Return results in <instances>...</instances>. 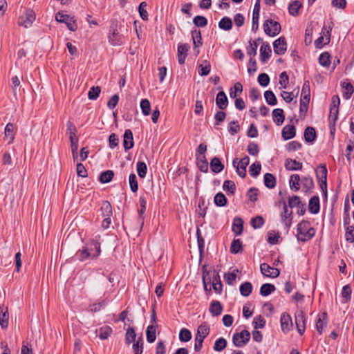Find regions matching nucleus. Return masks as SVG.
Masks as SVG:
<instances>
[{
	"label": "nucleus",
	"instance_id": "a19ab883",
	"mask_svg": "<svg viewBox=\"0 0 354 354\" xmlns=\"http://www.w3.org/2000/svg\"><path fill=\"white\" fill-rule=\"evenodd\" d=\"M101 214L104 216H112L113 215V209L112 206L109 201H103L102 203V206L100 207Z\"/></svg>",
	"mask_w": 354,
	"mask_h": 354
},
{
	"label": "nucleus",
	"instance_id": "de8ad7c7",
	"mask_svg": "<svg viewBox=\"0 0 354 354\" xmlns=\"http://www.w3.org/2000/svg\"><path fill=\"white\" fill-rule=\"evenodd\" d=\"M211 71V64L207 60H204L203 64L198 65V74L201 76H207Z\"/></svg>",
	"mask_w": 354,
	"mask_h": 354
},
{
	"label": "nucleus",
	"instance_id": "bb28decb",
	"mask_svg": "<svg viewBox=\"0 0 354 354\" xmlns=\"http://www.w3.org/2000/svg\"><path fill=\"white\" fill-rule=\"evenodd\" d=\"M317 180H326L328 170L326 164H320L315 169Z\"/></svg>",
	"mask_w": 354,
	"mask_h": 354
},
{
	"label": "nucleus",
	"instance_id": "f257e3e1",
	"mask_svg": "<svg viewBox=\"0 0 354 354\" xmlns=\"http://www.w3.org/2000/svg\"><path fill=\"white\" fill-rule=\"evenodd\" d=\"M316 234V230L310 227L308 220L303 219L297 226V239L299 242L305 243L312 239Z\"/></svg>",
	"mask_w": 354,
	"mask_h": 354
},
{
	"label": "nucleus",
	"instance_id": "6ab92c4d",
	"mask_svg": "<svg viewBox=\"0 0 354 354\" xmlns=\"http://www.w3.org/2000/svg\"><path fill=\"white\" fill-rule=\"evenodd\" d=\"M244 229V221L241 217H235L232 222V230L236 236L241 235Z\"/></svg>",
	"mask_w": 354,
	"mask_h": 354
},
{
	"label": "nucleus",
	"instance_id": "4c0bfd02",
	"mask_svg": "<svg viewBox=\"0 0 354 354\" xmlns=\"http://www.w3.org/2000/svg\"><path fill=\"white\" fill-rule=\"evenodd\" d=\"M243 250V243L241 239H234L231 243L230 251L232 254L241 253Z\"/></svg>",
	"mask_w": 354,
	"mask_h": 354
},
{
	"label": "nucleus",
	"instance_id": "69168bd1",
	"mask_svg": "<svg viewBox=\"0 0 354 354\" xmlns=\"http://www.w3.org/2000/svg\"><path fill=\"white\" fill-rule=\"evenodd\" d=\"M266 319L261 315L256 316L252 322L254 329L263 328L266 326Z\"/></svg>",
	"mask_w": 354,
	"mask_h": 354
},
{
	"label": "nucleus",
	"instance_id": "79ce46f5",
	"mask_svg": "<svg viewBox=\"0 0 354 354\" xmlns=\"http://www.w3.org/2000/svg\"><path fill=\"white\" fill-rule=\"evenodd\" d=\"M214 204L217 207H225L227 205V198L222 192H218L214 198Z\"/></svg>",
	"mask_w": 354,
	"mask_h": 354
},
{
	"label": "nucleus",
	"instance_id": "473e14b6",
	"mask_svg": "<svg viewBox=\"0 0 354 354\" xmlns=\"http://www.w3.org/2000/svg\"><path fill=\"white\" fill-rule=\"evenodd\" d=\"M112 333L113 330L109 326H104L96 330L97 336L102 340L107 339Z\"/></svg>",
	"mask_w": 354,
	"mask_h": 354
},
{
	"label": "nucleus",
	"instance_id": "4468645a",
	"mask_svg": "<svg viewBox=\"0 0 354 354\" xmlns=\"http://www.w3.org/2000/svg\"><path fill=\"white\" fill-rule=\"evenodd\" d=\"M284 166L288 171H300L302 169L303 164L295 159L288 158L285 160Z\"/></svg>",
	"mask_w": 354,
	"mask_h": 354
},
{
	"label": "nucleus",
	"instance_id": "a211bd4d",
	"mask_svg": "<svg viewBox=\"0 0 354 354\" xmlns=\"http://www.w3.org/2000/svg\"><path fill=\"white\" fill-rule=\"evenodd\" d=\"M320 210V200L318 196H312L308 203V211L313 214H316L319 212Z\"/></svg>",
	"mask_w": 354,
	"mask_h": 354
},
{
	"label": "nucleus",
	"instance_id": "5701e85b",
	"mask_svg": "<svg viewBox=\"0 0 354 354\" xmlns=\"http://www.w3.org/2000/svg\"><path fill=\"white\" fill-rule=\"evenodd\" d=\"M328 322V314L326 311L319 315L316 321V329L319 335L322 334L323 328L326 326Z\"/></svg>",
	"mask_w": 354,
	"mask_h": 354
},
{
	"label": "nucleus",
	"instance_id": "37998d69",
	"mask_svg": "<svg viewBox=\"0 0 354 354\" xmlns=\"http://www.w3.org/2000/svg\"><path fill=\"white\" fill-rule=\"evenodd\" d=\"M210 328L207 322L202 323L197 328L196 336L205 338L209 334Z\"/></svg>",
	"mask_w": 354,
	"mask_h": 354
},
{
	"label": "nucleus",
	"instance_id": "9d476101",
	"mask_svg": "<svg viewBox=\"0 0 354 354\" xmlns=\"http://www.w3.org/2000/svg\"><path fill=\"white\" fill-rule=\"evenodd\" d=\"M317 138V133L315 129L313 127L308 126L304 129V138L306 143L313 144Z\"/></svg>",
	"mask_w": 354,
	"mask_h": 354
},
{
	"label": "nucleus",
	"instance_id": "ddd939ff",
	"mask_svg": "<svg viewBox=\"0 0 354 354\" xmlns=\"http://www.w3.org/2000/svg\"><path fill=\"white\" fill-rule=\"evenodd\" d=\"M123 147L126 151L134 147L133 135L131 129H126L124 133Z\"/></svg>",
	"mask_w": 354,
	"mask_h": 354
},
{
	"label": "nucleus",
	"instance_id": "603ef678",
	"mask_svg": "<svg viewBox=\"0 0 354 354\" xmlns=\"http://www.w3.org/2000/svg\"><path fill=\"white\" fill-rule=\"evenodd\" d=\"M223 189L226 192L227 195H233L236 192V185L234 181L226 180L223 183Z\"/></svg>",
	"mask_w": 354,
	"mask_h": 354
},
{
	"label": "nucleus",
	"instance_id": "20e7f679",
	"mask_svg": "<svg viewBox=\"0 0 354 354\" xmlns=\"http://www.w3.org/2000/svg\"><path fill=\"white\" fill-rule=\"evenodd\" d=\"M35 20V13L31 9L26 10L24 15L20 16L18 19V24L25 28H28L32 25Z\"/></svg>",
	"mask_w": 354,
	"mask_h": 354
},
{
	"label": "nucleus",
	"instance_id": "7c9ffc66",
	"mask_svg": "<svg viewBox=\"0 0 354 354\" xmlns=\"http://www.w3.org/2000/svg\"><path fill=\"white\" fill-rule=\"evenodd\" d=\"M158 327L157 324H151L146 330L147 340L149 343H153L156 339V330Z\"/></svg>",
	"mask_w": 354,
	"mask_h": 354
},
{
	"label": "nucleus",
	"instance_id": "774afa93",
	"mask_svg": "<svg viewBox=\"0 0 354 354\" xmlns=\"http://www.w3.org/2000/svg\"><path fill=\"white\" fill-rule=\"evenodd\" d=\"M345 239L348 243H354V225L345 227Z\"/></svg>",
	"mask_w": 354,
	"mask_h": 354
},
{
	"label": "nucleus",
	"instance_id": "4d7b16f0",
	"mask_svg": "<svg viewBox=\"0 0 354 354\" xmlns=\"http://www.w3.org/2000/svg\"><path fill=\"white\" fill-rule=\"evenodd\" d=\"M264 97L268 105L275 106L277 104V99L274 93L270 90L265 91Z\"/></svg>",
	"mask_w": 354,
	"mask_h": 354
},
{
	"label": "nucleus",
	"instance_id": "3c124183",
	"mask_svg": "<svg viewBox=\"0 0 354 354\" xmlns=\"http://www.w3.org/2000/svg\"><path fill=\"white\" fill-rule=\"evenodd\" d=\"M227 342L224 337L218 338L213 346V349L216 352H221L227 347Z\"/></svg>",
	"mask_w": 354,
	"mask_h": 354
},
{
	"label": "nucleus",
	"instance_id": "f704fd0d",
	"mask_svg": "<svg viewBox=\"0 0 354 354\" xmlns=\"http://www.w3.org/2000/svg\"><path fill=\"white\" fill-rule=\"evenodd\" d=\"M263 183L267 188L273 189L277 185V178L272 174L266 173L263 176Z\"/></svg>",
	"mask_w": 354,
	"mask_h": 354
},
{
	"label": "nucleus",
	"instance_id": "1a4fd4ad",
	"mask_svg": "<svg viewBox=\"0 0 354 354\" xmlns=\"http://www.w3.org/2000/svg\"><path fill=\"white\" fill-rule=\"evenodd\" d=\"M261 0H257L252 13V30L256 32L259 28V19L260 15V5Z\"/></svg>",
	"mask_w": 354,
	"mask_h": 354
},
{
	"label": "nucleus",
	"instance_id": "cd10ccee",
	"mask_svg": "<svg viewBox=\"0 0 354 354\" xmlns=\"http://www.w3.org/2000/svg\"><path fill=\"white\" fill-rule=\"evenodd\" d=\"M196 164L198 169L203 173L208 171V161L205 156H196Z\"/></svg>",
	"mask_w": 354,
	"mask_h": 354
},
{
	"label": "nucleus",
	"instance_id": "a18cd8bd",
	"mask_svg": "<svg viewBox=\"0 0 354 354\" xmlns=\"http://www.w3.org/2000/svg\"><path fill=\"white\" fill-rule=\"evenodd\" d=\"M332 28H330V30H327L326 34H324L325 37H326V42L324 44V37L320 36L315 41V46L317 48H322L324 47V45L328 44L330 42V31Z\"/></svg>",
	"mask_w": 354,
	"mask_h": 354
},
{
	"label": "nucleus",
	"instance_id": "72a5a7b5",
	"mask_svg": "<svg viewBox=\"0 0 354 354\" xmlns=\"http://www.w3.org/2000/svg\"><path fill=\"white\" fill-rule=\"evenodd\" d=\"M303 5L299 0L292 1L288 6L289 14L292 16L297 17L299 14V9L302 8Z\"/></svg>",
	"mask_w": 354,
	"mask_h": 354
},
{
	"label": "nucleus",
	"instance_id": "4be33fe9",
	"mask_svg": "<svg viewBox=\"0 0 354 354\" xmlns=\"http://www.w3.org/2000/svg\"><path fill=\"white\" fill-rule=\"evenodd\" d=\"M140 209H138V221L141 223V226L144 225L145 217L143 216L147 208V198L144 196H140L139 198Z\"/></svg>",
	"mask_w": 354,
	"mask_h": 354
},
{
	"label": "nucleus",
	"instance_id": "5fc2aeb1",
	"mask_svg": "<svg viewBox=\"0 0 354 354\" xmlns=\"http://www.w3.org/2000/svg\"><path fill=\"white\" fill-rule=\"evenodd\" d=\"M265 223V219L262 216L257 215L250 219V225L254 229L261 228Z\"/></svg>",
	"mask_w": 354,
	"mask_h": 354
},
{
	"label": "nucleus",
	"instance_id": "c9c22d12",
	"mask_svg": "<svg viewBox=\"0 0 354 354\" xmlns=\"http://www.w3.org/2000/svg\"><path fill=\"white\" fill-rule=\"evenodd\" d=\"M276 290V287L274 284L270 283H263L259 290V294L262 297H267Z\"/></svg>",
	"mask_w": 354,
	"mask_h": 354
},
{
	"label": "nucleus",
	"instance_id": "864d4df0",
	"mask_svg": "<svg viewBox=\"0 0 354 354\" xmlns=\"http://www.w3.org/2000/svg\"><path fill=\"white\" fill-rule=\"evenodd\" d=\"M4 133H5V136L6 138H10V141L8 142V143L10 144V143L13 142L15 136V133L14 131V124L12 123L9 122L6 124V126L5 127Z\"/></svg>",
	"mask_w": 354,
	"mask_h": 354
},
{
	"label": "nucleus",
	"instance_id": "0eeeda50",
	"mask_svg": "<svg viewBox=\"0 0 354 354\" xmlns=\"http://www.w3.org/2000/svg\"><path fill=\"white\" fill-rule=\"evenodd\" d=\"M218 89H222L221 86H218ZM228 98L225 93L221 90L220 91L216 97V105L220 110H225L228 106Z\"/></svg>",
	"mask_w": 354,
	"mask_h": 354
},
{
	"label": "nucleus",
	"instance_id": "f03ea898",
	"mask_svg": "<svg viewBox=\"0 0 354 354\" xmlns=\"http://www.w3.org/2000/svg\"><path fill=\"white\" fill-rule=\"evenodd\" d=\"M263 27L265 33L269 37H275L278 35L281 30V24L272 19L264 21Z\"/></svg>",
	"mask_w": 354,
	"mask_h": 354
},
{
	"label": "nucleus",
	"instance_id": "b1692460",
	"mask_svg": "<svg viewBox=\"0 0 354 354\" xmlns=\"http://www.w3.org/2000/svg\"><path fill=\"white\" fill-rule=\"evenodd\" d=\"M272 115L273 121L277 126H280L283 123L286 116L282 109H274L272 111Z\"/></svg>",
	"mask_w": 354,
	"mask_h": 354
},
{
	"label": "nucleus",
	"instance_id": "338daca9",
	"mask_svg": "<svg viewBox=\"0 0 354 354\" xmlns=\"http://www.w3.org/2000/svg\"><path fill=\"white\" fill-rule=\"evenodd\" d=\"M193 23L196 27L203 28L207 25L208 21L205 17L197 15L194 17Z\"/></svg>",
	"mask_w": 354,
	"mask_h": 354
},
{
	"label": "nucleus",
	"instance_id": "7ed1b4c3",
	"mask_svg": "<svg viewBox=\"0 0 354 354\" xmlns=\"http://www.w3.org/2000/svg\"><path fill=\"white\" fill-rule=\"evenodd\" d=\"M251 334L249 330L244 329L239 333H235L232 336V343L236 347H243L250 340Z\"/></svg>",
	"mask_w": 354,
	"mask_h": 354
},
{
	"label": "nucleus",
	"instance_id": "aec40b11",
	"mask_svg": "<svg viewBox=\"0 0 354 354\" xmlns=\"http://www.w3.org/2000/svg\"><path fill=\"white\" fill-rule=\"evenodd\" d=\"M209 166L211 171L214 174L221 172L225 167L224 164L221 162V159L217 156H214L211 159Z\"/></svg>",
	"mask_w": 354,
	"mask_h": 354
},
{
	"label": "nucleus",
	"instance_id": "6e6552de",
	"mask_svg": "<svg viewBox=\"0 0 354 354\" xmlns=\"http://www.w3.org/2000/svg\"><path fill=\"white\" fill-rule=\"evenodd\" d=\"M89 245L93 250H95V252L92 254V259H95L101 254V236L98 234L91 239Z\"/></svg>",
	"mask_w": 354,
	"mask_h": 354
},
{
	"label": "nucleus",
	"instance_id": "0e129e2a",
	"mask_svg": "<svg viewBox=\"0 0 354 354\" xmlns=\"http://www.w3.org/2000/svg\"><path fill=\"white\" fill-rule=\"evenodd\" d=\"M133 350L134 354H142L143 352V339L142 336L141 335L138 338V339L136 342H133Z\"/></svg>",
	"mask_w": 354,
	"mask_h": 354
},
{
	"label": "nucleus",
	"instance_id": "2f4dec72",
	"mask_svg": "<svg viewBox=\"0 0 354 354\" xmlns=\"http://www.w3.org/2000/svg\"><path fill=\"white\" fill-rule=\"evenodd\" d=\"M114 177V171L113 170H106L102 171L99 176L98 180L102 184L110 183Z\"/></svg>",
	"mask_w": 354,
	"mask_h": 354
},
{
	"label": "nucleus",
	"instance_id": "680f3d73",
	"mask_svg": "<svg viewBox=\"0 0 354 354\" xmlns=\"http://www.w3.org/2000/svg\"><path fill=\"white\" fill-rule=\"evenodd\" d=\"M306 315L304 311L301 310L295 314L296 328H301L302 326H306Z\"/></svg>",
	"mask_w": 354,
	"mask_h": 354
},
{
	"label": "nucleus",
	"instance_id": "c03bdc74",
	"mask_svg": "<svg viewBox=\"0 0 354 354\" xmlns=\"http://www.w3.org/2000/svg\"><path fill=\"white\" fill-rule=\"evenodd\" d=\"M341 86L342 88L345 89L346 91L343 93V97L346 100H348L351 98V95L354 92V86L350 82H342Z\"/></svg>",
	"mask_w": 354,
	"mask_h": 354
},
{
	"label": "nucleus",
	"instance_id": "f8f14e48",
	"mask_svg": "<svg viewBox=\"0 0 354 354\" xmlns=\"http://www.w3.org/2000/svg\"><path fill=\"white\" fill-rule=\"evenodd\" d=\"M189 48L190 46L188 44H178L177 56L179 64L182 65L185 64Z\"/></svg>",
	"mask_w": 354,
	"mask_h": 354
},
{
	"label": "nucleus",
	"instance_id": "bf43d9fd",
	"mask_svg": "<svg viewBox=\"0 0 354 354\" xmlns=\"http://www.w3.org/2000/svg\"><path fill=\"white\" fill-rule=\"evenodd\" d=\"M101 93V88L99 86H93L88 92V98L90 100H96Z\"/></svg>",
	"mask_w": 354,
	"mask_h": 354
},
{
	"label": "nucleus",
	"instance_id": "a878e982",
	"mask_svg": "<svg viewBox=\"0 0 354 354\" xmlns=\"http://www.w3.org/2000/svg\"><path fill=\"white\" fill-rule=\"evenodd\" d=\"M191 35L194 48H198L201 47L203 45V39L201 30L194 28L191 31Z\"/></svg>",
	"mask_w": 354,
	"mask_h": 354
},
{
	"label": "nucleus",
	"instance_id": "13d9d810",
	"mask_svg": "<svg viewBox=\"0 0 354 354\" xmlns=\"http://www.w3.org/2000/svg\"><path fill=\"white\" fill-rule=\"evenodd\" d=\"M261 170V162L259 161H256L250 165L249 168V173L252 177L256 178L259 175Z\"/></svg>",
	"mask_w": 354,
	"mask_h": 354
},
{
	"label": "nucleus",
	"instance_id": "f3484780",
	"mask_svg": "<svg viewBox=\"0 0 354 354\" xmlns=\"http://www.w3.org/2000/svg\"><path fill=\"white\" fill-rule=\"evenodd\" d=\"M92 248H88L86 246H83L82 249L77 251L75 257L80 261H84L88 259H92Z\"/></svg>",
	"mask_w": 354,
	"mask_h": 354
},
{
	"label": "nucleus",
	"instance_id": "2eb2a0df",
	"mask_svg": "<svg viewBox=\"0 0 354 354\" xmlns=\"http://www.w3.org/2000/svg\"><path fill=\"white\" fill-rule=\"evenodd\" d=\"M304 192L306 194L313 193L315 187V183L313 178L310 175L303 176L301 179Z\"/></svg>",
	"mask_w": 354,
	"mask_h": 354
},
{
	"label": "nucleus",
	"instance_id": "dca6fc26",
	"mask_svg": "<svg viewBox=\"0 0 354 354\" xmlns=\"http://www.w3.org/2000/svg\"><path fill=\"white\" fill-rule=\"evenodd\" d=\"M296 136V127L293 124L286 125L281 131V137L284 140H288Z\"/></svg>",
	"mask_w": 354,
	"mask_h": 354
},
{
	"label": "nucleus",
	"instance_id": "ea45409f",
	"mask_svg": "<svg viewBox=\"0 0 354 354\" xmlns=\"http://www.w3.org/2000/svg\"><path fill=\"white\" fill-rule=\"evenodd\" d=\"M253 290V286L251 282L250 281H245L243 283L241 284L239 287V291L241 295L243 297H248L250 295Z\"/></svg>",
	"mask_w": 354,
	"mask_h": 354
},
{
	"label": "nucleus",
	"instance_id": "49530a36",
	"mask_svg": "<svg viewBox=\"0 0 354 354\" xmlns=\"http://www.w3.org/2000/svg\"><path fill=\"white\" fill-rule=\"evenodd\" d=\"M319 63L321 66L328 67L331 63L330 54L326 51L320 54L318 58Z\"/></svg>",
	"mask_w": 354,
	"mask_h": 354
},
{
	"label": "nucleus",
	"instance_id": "052dcab7",
	"mask_svg": "<svg viewBox=\"0 0 354 354\" xmlns=\"http://www.w3.org/2000/svg\"><path fill=\"white\" fill-rule=\"evenodd\" d=\"M136 171L140 178H144L147 172V166L145 162L138 161L136 164Z\"/></svg>",
	"mask_w": 354,
	"mask_h": 354
},
{
	"label": "nucleus",
	"instance_id": "412c9836",
	"mask_svg": "<svg viewBox=\"0 0 354 354\" xmlns=\"http://www.w3.org/2000/svg\"><path fill=\"white\" fill-rule=\"evenodd\" d=\"M9 315L8 307L0 306V326L2 329H6L8 326Z\"/></svg>",
	"mask_w": 354,
	"mask_h": 354
},
{
	"label": "nucleus",
	"instance_id": "423d86ee",
	"mask_svg": "<svg viewBox=\"0 0 354 354\" xmlns=\"http://www.w3.org/2000/svg\"><path fill=\"white\" fill-rule=\"evenodd\" d=\"M280 322H281V330L284 333H288L293 328L292 318H291L290 315L286 312H283L281 314Z\"/></svg>",
	"mask_w": 354,
	"mask_h": 354
},
{
	"label": "nucleus",
	"instance_id": "393cba45",
	"mask_svg": "<svg viewBox=\"0 0 354 354\" xmlns=\"http://www.w3.org/2000/svg\"><path fill=\"white\" fill-rule=\"evenodd\" d=\"M223 310V306L219 301L214 300L209 305V310L213 317L220 315Z\"/></svg>",
	"mask_w": 354,
	"mask_h": 354
},
{
	"label": "nucleus",
	"instance_id": "9b49d317",
	"mask_svg": "<svg viewBox=\"0 0 354 354\" xmlns=\"http://www.w3.org/2000/svg\"><path fill=\"white\" fill-rule=\"evenodd\" d=\"M272 49L268 42H263L260 48V61L262 64H266L271 57Z\"/></svg>",
	"mask_w": 354,
	"mask_h": 354
},
{
	"label": "nucleus",
	"instance_id": "c756f323",
	"mask_svg": "<svg viewBox=\"0 0 354 354\" xmlns=\"http://www.w3.org/2000/svg\"><path fill=\"white\" fill-rule=\"evenodd\" d=\"M300 176L297 174L290 175L289 180V185L291 190L297 192L300 189Z\"/></svg>",
	"mask_w": 354,
	"mask_h": 354
},
{
	"label": "nucleus",
	"instance_id": "09e8293b",
	"mask_svg": "<svg viewBox=\"0 0 354 354\" xmlns=\"http://www.w3.org/2000/svg\"><path fill=\"white\" fill-rule=\"evenodd\" d=\"M232 21L228 17H223L218 22L219 28L223 30H230L232 28Z\"/></svg>",
	"mask_w": 354,
	"mask_h": 354
},
{
	"label": "nucleus",
	"instance_id": "8fccbe9b",
	"mask_svg": "<svg viewBox=\"0 0 354 354\" xmlns=\"http://www.w3.org/2000/svg\"><path fill=\"white\" fill-rule=\"evenodd\" d=\"M243 92V85L241 82H237L233 87L230 89V97L232 99L236 98L237 96Z\"/></svg>",
	"mask_w": 354,
	"mask_h": 354
},
{
	"label": "nucleus",
	"instance_id": "c85d7f7f",
	"mask_svg": "<svg viewBox=\"0 0 354 354\" xmlns=\"http://www.w3.org/2000/svg\"><path fill=\"white\" fill-rule=\"evenodd\" d=\"M197 243L199 251L200 261L202 260L205 252V240L201 234V230L198 227L196 230Z\"/></svg>",
	"mask_w": 354,
	"mask_h": 354
},
{
	"label": "nucleus",
	"instance_id": "6e6d98bb",
	"mask_svg": "<svg viewBox=\"0 0 354 354\" xmlns=\"http://www.w3.org/2000/svg\"><path fill=\"white\" fill-rule=\"evenodd\" d=\"M136 333L135 328L133 327L129 326L125 334V343L127 344H130L131 343L136 341Z\"/></svg>",
	"mask_w": 354,
	"mask_h": 354
},
{
	"label": "nucleus",
	"instance_id": "39448f33",
	"mask_svg": "<svg viewBox=\"0 0 354 354\" xmlns=\"http://www.w3.org/2000/svg\"><path fill=\"white\" fill-rule=\"evenodd\" d=\"M273 48L275 54L282 55L287 50V41L285 37L282 36L273 42Z\"/></svg>",
	"mask_w": 354,
	"mask_h": 354
},
{
	"label": "nucleus",
	"instance_id": "e433bc0d",
	"mask_svg": "<svg viewBox=\"0 0 354 354\" xmlns=\"http://www.w3.org/2000/svg\"><path fill=\"white\" fill-rule=\"evenodd\" d=\"M109 41L113 46L121 45L122 44V37L120 35L119 31H111L109 32Z\"/></svg>",
	"mask_w": 354,
	"mask_h": 354
},
{
	"label": "nucleus",
	"instance_id": "58836bf2",
	"mask_svg": "<svg viewBox=\"0 0 354 354\" xmlns=\"http://www.w3.org/2000/svg\"><path fill=\"white\" fill-rule=\"evenodd\" d=\"M66 133L69 134V140L71 141V139L73 140H78V138L76 136L77 129L74 123L72 121L68 120L66 123Z\"/></svg>",
	"mask_w": 354,
	"mask_h": 354
},
{
	"label": "nucleus",
	"instance_id": "e2e57ef3",
	"mask_svg": "<svg viewBox=\"0 0 354 354\" xmlns=\"http://www.w3.org/2000/svg\"><path fill=\"white\" fill-rule=\"evenodd\" d=\"M192 337V333L189 329L186 328L180 329L179 332V340L180 342H187L191 340Z\"/></svg>",
	"mask_w": 354,
	"mask_h": 354
}]
</instances>
